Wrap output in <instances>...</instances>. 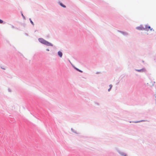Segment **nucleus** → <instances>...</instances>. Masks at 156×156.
Returning a JSON list of instances; mask_svg holds the SVG:
<instances>
[{
    "instance_id": "7",
    "label": "nucleus",
    "mask_w": 156,
    "mask_h": 156,
    "mask_svg": "<svg viewBox=\"0 0 156 156\" xmlns=\"http://www.w3.org/2000/svg\"><path fill=\"white\" fill-rule=\"evenodd\" d=\"M112 85L110 84L109 85L110 88H111V89L112 88Z\"/></svg>"
},
{
    "instance_id": "8",
    "label": "nucleus",
    "mask_w": 156,
    "mask_h": 156,
    "mask_svg": "<svg viewBox=\"0 0 156 156\" xmlns=\"http://www.w3.org/2000/svg\"><path fill=\"white\" fill-rule=\"evenodd\" d=\"M137 71L139 72H141V71H143V70L141 69V70H137Z\"/></svg>"
},
{
    "instance_id": "9",
    "label": "nucleus",
    "mask_w": 156,
    "mask_h": 156,
    "mask_svg": "<svg viewBox=\"0 0 156 156\" xmlns=\"http://www.w3.org/2000/svg\"><path fill=\"white\" fill-rule=\"evenodd\" d=\"M30 22L32 24H34V23H33V22L31 21V20H30Z\"/></svg>"
},
{
    "instance_id": "10",
    "label": "nucleus",
    "mask_w": 156,
    "mask_h": 156,
    "mask_svg": "<svg viewBox=\"0 0 156 156\" xmlns=\"http://www.w3.org/2000/svg\"><path fill=\"white\" fill-rule=\"evenodd\" d=\"M77 69V70H78V71H79V72H82V71H81V70H79V69Z\"/></svg>"
},
{
    "instance_id": "3",
    "label": "nucleus",
    "mask_w": 156,
    "mask_h": 156,
    "mask_svg": "<svg viewBox=\"0 0 156 156\" xmlns=\"http://www.w3.org/2000/svg\"><path fill=\"white\" fill-rule=\"evenodd\" d=\"M58 55L60 57H61L62 56V54L61 52L59 51L58 52Z\"/></svg>"
},
{
    "instance_id": "5",
    "label": "nucleus",
    "mask_w": 156,
    "mask_h": 156,
    "mask_svg": "<svg viewBox=\"0 0 156 156\" xmlns=\"http://www.w3.org/2000/svg\"><path fill=\"white\" fill-rule=\"evenodd\" d=\"M147 28H148V29H150V30H151V27L150 26H148L147 27Z\"/></svg>"
},
{
    "instance_id": "1",
    "label": "nucleus",
    "mask_w": 156,
    "mask_h": 156,
    "mask_svg": "<svg viewBox=\"0 0 156 156\" xmlns=\"http://www.w3.org/2000/svg\"><path fill=\"white\" fill-rule=\"evenodd\" d=\"M39 41L41 43L47 46H52L53 45L51 43L48 42L46 41L43 38H40L39 39Z\"/></svg>"
},
{
    "instance_id": "13",
    "label": "nucleus",
    "mask_w": 156,
    "mask_h": 156,
    "mask_svg": "<svg viewBox=\"0 0 156 156\" xmlns=\"http://www.w3.org/2000/svg\"><path fill=\"white\" fill-rule=\"evenodd\" d=\"M47 51H49V50L48 49H47Z\"/></svg>"
},
{
    "instance_id": "4",
    "label": "nucleus",
    "mask_w": 156,
    "mask_h": 156,
    "mask_svg": "<svg viewBox=\"0 0 156 156\" xmlns=\"http://www.w3.org/2000/svg\"><path fill=\"white\" fill-rule=\"evenodd\" d=\"M60 5L62 7H63L64 8H65L66 7V6H65V5H63L62 3H60Z\"/></svg>"
},
{
    "instance_id": "6",
    "label": "nucleus",
    "mask_w": 156,
    "mask_h": 156,
    "mask_svg": "<svg viewBox=\"0 0 156 156\" xmlns=\"http://www.w3.org/2000/svg\"><path fill=\"white\" fill-rule=\"evenodd\" d=\"M3 22V21L0 19V23H2Z\"/></svg>"
},
{
    "instance_id": "11",
    "label": "nucleus",
    "mask_w": 156,
    "mask_h": 156,
    "mask_svg": "<svg viewBox=\"0 0 156 156\" xmlns=\"http://www.w3.org/2000/svg\"><path fill=\"white\" fill-rule=\"evenodd\" d=\"M111 89V88H109L108 89V91H110V90Z\"/></svg>"
},
{
    "instance_id": "12",
    "label": "nucleus",
    "mask_w": 156,
    "mask_h": 156,
    "mask_svg": "<svg viewBox=\"0 0 156 156\" xmlns=\"http://www.w3.org/2000/svg\"><path fill=\"white\" fill-rule=\"evenodd\" d=\"M22 16L23 17H24V16L23 15V14L22 13Z\"/></svg>"
},
{
    "instance_id": "2",
    "label": "nucleus",
    "mask_w": 156,
    "mask_h": 156,
    "mask_svg": "<svg viewBox=\"0 0 156 156\" xmlns=\"http://www.w3.org/2000/svg\"><path fill=\"white\" fill-rule=\"evenodd\" d=\"M136 29L138 30H143L144 29V28L142 26H140L137 27L136 28Z\"/></svg>"
}]
</instances>
